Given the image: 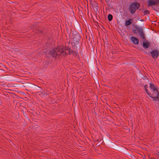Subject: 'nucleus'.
Here are the masks:
<instances>
[{
  "instance_id": "dca6fc26",
  "label": "nucleus",
  "mask_w": 159,
  "mask_h": 159,
  "mask_svg": "<svg viewBox=\"0 0 159 159\" xmlns=\"http://www.w3.org/2000/svg\"><path fill=\"white\" fill-rule=\"evenodd\" d=\"M37 26V25L36 24H34V25H30V29H34V27H36Z\"/></svg>"
},
{
  "instance_id": "f257e3e1",
  "label": "nucleus",
  "mask_w": 159,
  "mask_h": 159,
  "mask_svg": "<svg viewBox=\"0 0 159 159\" xmlns=\"http://www.w3.org/2000/svg\"><path fill=\"white\" fill-rule=\"evenodd\" d=\"M150 92L148 93V94L153 98L154 101H159V93L157 89V87L153 83H150Z\"/></svg>"
},
{
  "instance_id": "1a4fd4ad",
  "label": "nucleus",
  "mask_w": 159,
  "mask_h": 159,
  "mask_svg": "<svg viewBox=\"0 0 159 159\" xmlns=\"http://www.w3.org/2000/svg\"><path fill=\"white\" fill-rule=\"evenodd\" d=\"M133 20L132 19H129L128 20H126L125 22V25L128 26L130 25L132 22Z\"/></svg>"
},
{
  "instance_id": "0eeeda50",
  "label": "nucleus",
  "mask_w": 159,
  "mask_h": 159,
  "mask_svg": "<svg viewBox=\"0 0 159 159\" xmlns=\"http://www.w3.org/2000/svg\"><path fill=\"white\" fill-rule=\"evenodd\" d=\"M148 7H152L154 5L159 6V1H148Z\"/></svg>"
},
{
  "instance_id": "f3484780",
  "label": "nucleus",
  "mask_w": 159,
  "mask_h": 159,
  "mask_svg": "<svg viewBox=\"0 0 159 159\" xmlns=\"http://www.w3.org/2000/svg\"><path fill=\"white\" fill-rule=\"evenodd\" d=\"M147 85H144V87L145 91H146V92L148 94V93H149V92H148V90L147 89Z\"/></svg>"
},
{
  "instance_id": "2eb2a0df",
  "label": "nucleus",
  "mask_w": 159,
  "mask_h": 159,
  "mask_svg": "<svg viewBox=\"0 0 159 159\" xmlns=\"http://www.w3.org/2000/svg\"><path fill=\"white\" fill-rule=\"evenodd\" d=\"M143 14L144 15H147V14H149L150 11L148 10H146L144 11Z\"/></svg>"
},
{
  "instance_id": "39448f33",
  "label": "nucleus",
  "mask_w": 159,
  "mask_h": 159,
  "mask_svg": "<svg viewBox=\"0 0 159 159\" xmlns=\"http://www.w3.org/2000/svg\"><path fill=\"white\" fill-rule=\"evenodd\" d=\"M134 28L137 31L138 33L141 36V38L143 40H145L146 37L143 32V27H139L137 25H135L134 26Z\"/></svg>"
},
{
  "instance_id": "4468645a",
  "label": "nucleus",
  "mask_w": 159,
  "mask_h": 159,
  "mask_svg": "<svg viewBox=\"0 0 159 159\" xmlns=\"http://www.w3.org/2000/svg\"><path fill=\"white\" fill-rule=\"evenodd\" d=\"M108 19L109 21H111L113 19V16L112 15L109 14L108 16Z\"/></svg>"
},
{
  "instance_id": "20e7f679",
  "label": "nucleus",
  "mask_w": 159,
  "mask_h": 159,
  "mask_svg": "<svg viewBox=\"0 0 159 159\" xmlns=\"http://www.w3.org/2000/svg\"><path fill=\"white\" fill-rule=\"evenodd\" d=\"M73 34V37L71 39V43L72 46H75L79 44L81 38L80 34L78 32H74Z\"/></svg>"
},
{
  "instance_id": "4be33fe9",
  "label": "nucleus",
  "mask_w": 159,
  "mask_h": 159,
  "mask_svg": "<svg viewBox=\"0 0 159 159\" xmlns=\"http://www.w3.org/2000/svg\"><path fill=\"white\" fill-rule=\"evenodd\" d=\"M37 88H39V86H37Z\"/></svg>"
},
{
  "instance_id": "aec40b11",
  "label": "nucleus",
  "mask_w": 159,
  "mask_h": 159,
  "mask_svg": "<svg viewBox=\"0 0 159 159\" xmlns=\"http://www.w3.org/2000/svg\"><path fill=\"white\" fill-rule=\"evenodd\" d=\"M150 159H154L153 158L151 157L150 158Z\"/></svg>"
},
{
  "instance_id": "6ab92c4d",
  "label": "nucleus",
  "mask_w": 159,
  "mask_h": 159,
  "mask_svg": "<svg viewBox=\"0 0 159 159\" xmlns=\"http://www.w3.org/2000/svg\"><path fill=\"white\" fill-rule=\"evenodd\" d=\"M152 8L153 9H154L155 10H156V9L155 8V7H152Z\"/></svg>"
},
{
  "instance_id": "ddd939ff",
  "label": "nucleus",
  "mask_w": 159,
  "mask_h": 159,
  "mask_svg": "<svg viewBox=\"0 0 159 159\" xmlns=\"http://www.w3.org/2000/svg\"><path fill=\"white\" fill-rule=\"evenodd\" d=\"M2 78L5 79L6 80L9 81L10 80V76L9 75H6L2 76Z\"/></svg>"
},
{
  "instance_id": "6e6552de",
  "label": "nucleus",
  "mask_w": 159,
  "mask_h": 159,
  "mask_svg": "<svg viewBox=\"0 0 159 159\" xmlns=\"http://www.w3.org/2000/svg\"><path fill=\"white\" fill-rule=\"evenodd\" d=\"M150 53L151 54L152 57L154 59H156L159 55L158 51L157 50H154L151 51Z\"/></svg>"
},
{
  "instance_id": "9b49d317",
  "label": "nucleus",
  "mask_w": 159,
  "mask_h": 159,
  "mask_svg": "<svg viewBox=\"0 0 159 159\" xmlns=\"http://www.w3.org/2000/svg\"><path fill=\"white\" fill-rule=\"evenodd\" d=\"M65 50L66 51H67V52H66V53H67L69 54H72L73 53L74 51L73 50H71L70 48H68V47H65Z\"/></svg>"
},
{
  "instance_id": "9d476101",
  "label": "nucleus",
  "mask_w": 159,
  "mask_h": 159,
  "mask_svg": "<svg viewBox=\"0 0 159 159\" xmlns=\"http://www.w3.org/2000/svg\"><path fill=\"white\" fill-rule=\"evenodd\" d=\"M131 40L133 41L134 43L136 44H137L139 43V39L136 37H132L131 38Z\"/></svg>"
},
{
  "instance_id": "412c9836",
  "label": "nucleus",
  "mask_w": 159,
  "mask_h": 159,
  "mask_svg": "<svg viewBox=\"0 0 159 159\" xmlns=\"http://www.w3.org/2000/svg\"><path fill=\"white\" fill-rule=\"evenodd\" d=\"M140 21H143V20L141 19V20H140Z\"/></svg>"
},
{
  "instance_id": "f03ea898",
  "label": "nucleus",
  "mask_w": 159,
  "mask_h": 159,
  "mask_svg": "<svg viewBox=\"0 0 159 159\" xmlns=\"http://www.w3.org/2000/svg\"><path fill=\"white\" fill-rule=\"evenodd\" d=\"M49 54L51 55L52 57H56L57 56L65 55L66 54V52L63 50V49L57 48H54L50 51Z\"/></svg>"
},
{
  "instance_id": "7ed1b4c3",
  "label": "nucleus",
  "mask_w": 159,
  "mask_h": 159,
  "mask_svg": "<svg viewBox=\"0 0 159 159\" xmlns=\"http://www.w3.org/2000/svg\"><path fill=\"white\" fill-rule=\"evenodd\" d=\"M140 6L139 3L136 2H134L131 3L129 5V11L131 14H134L136 11L139 9Z\"/></svg>"
},
{
  "instance_id": "a211bd4d",
  "label": "nucleus",
  "mask_w": 159,
  "mask_h": 159,
  "mask_svg": "<svg viewBox=\"0 0 159 159\" xmlns=\"http://www.w3.org/2000/svg\"><path fill=\"white\" fill-rule=\"evenodd\" d=\"M133 31L134 34H137V32H136V30H133Z\"/></svg>"
},
{
  "instance_id": "f8f14e48",
  "label": "nucleus",
  "mask_w": 159,
  "mask_h": 159,
  "mask_svg": "<svg viewBox=\"0 0 159 159\" xmlns=\"http://www.w3.org/2000/svg\"><path fill=\"white\" fill-rule=\"evenodd\" d=\"M150 46L149 43L147 42H143V46L145 49H146L148 48Z\"/></svg>"
},
{
  "instance_id": "423d86ee",
  "label": "nucleus",
  "mask_w": 159,
  "mask_h": 159,
  "mask_svg": "<svg viewBox=\"0 0 159 159\" xmlns=\"http://www.w3.org/2000/svg\"><path fill=\"white\" fill-rule=\"evenodd\" d=\"M89 1L94 11L97 13L98 11V3L95 1Z\"/></svg>"
}]
</instances>
